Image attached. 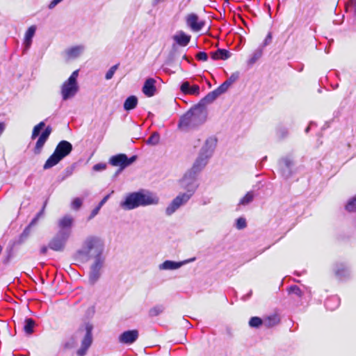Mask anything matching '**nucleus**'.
Segmentation results:
<instances>
[{"label":"nucleus","mask_w":356,"mask_h":356,"mask_svg":"<svg viewBox=\"0 0 356 356\" xmlns=\"http://www.w3.org/2000/svg\"><path fill=\"white\" fill-rule=\"evenodd\" d=\"M91 260L92 261L90 266L88 280L90 284H94L102 275L106 261V257L104 255L95 259H92Z\"/></svg>","instance_id":"0eeeda50"},{"label":"nucleus","mask_w":356,"mask_h":356,"mask_svg":"<svg viewBox=\"0 0 356 356\" xmlns=\"http://www.w3.org/2000/svg\"><path fill=\"white\" fill-rule=\"evenodd\" d=\"M36 28L35 26H30L28 30L26 31L25 33V38H24V53L27 51L29 47H31V42H32V38L35 35Z\"/></svg>","instance_id":"4be33fe9"},{"label":"nucleus","mask_w":356,"mask_h":356,"mask_svg":"<svg viewBox=\"0 0 356 356\" xmlns=\"http://www.w3.org/2000/svg\"><path fill=\"white\" fill-rule=\"evenodd\" d=\"M191 198V194L179 193L165 209V214L172 215L179 208L186 204Z\"/></svg>","instance_id":"9b49d317"},{"label":"nucleus","mask_w":356,"mask_h":356,"mask_svg":"<svg viewBox=\"0 0 356 356\" xmlns=\"http://www.w3.org/2000/svg\"><path fill=\"white\" fill-rule=\"evenodd\" d=\"M200 94V87L197 85L190 86L188 95H198Z\"/></svg>","instance_id":"37998d69"},{"label":"nucleus","mask_w":356,"mask_h":356,"mask_svg":"<svg viewBox=\"0 0 356 356\" xmlns=\"http://www.w3.org/2000/svg\"><path fill=\"white\" fill-rule=\"evenodd\" d=\"M83 45L74 46L66 50V54L70 59H74L79 57L84 51Z\"/></svg>","instance_id":"5701e85b"},{"label":"nucleus","mask_w":356,"mask_h":356,"mask_svg":"<svg viewBox=\"0 0 356 356\" xmlns=\"http://www.w3.org/2000/svg\"><path fill=\"white\" fill-rule=\"evenodd\" d=\"M190 86H190L189 82H188V81L183 82L182 84L181 85L180 90L184 94L188 95V90L190 89Z\"/></svg>","instance_id":"c03bdc74"},{"label":"nucleus","mask_w":356,"mask_h":356,"mask_svg":"<svg viewBox=\"0 0 356 356\" xmlns=\"http://www.w3.org/2000/svg\"><path fill=\"white\" fill-rule=\"evenodd\" d=\"M247 226L246 220L244 218H238L236 220V227L238 229H243Z\"/></svg>","instance_id":"a19ab883"},{"label":"nucleus","mask_w":356,"mask_h":356,"mask_svg":"<svg viewBox=\"0 0 356 356\" xmlns=\"http://www.w3.org/2000/svg\"><path fill=\"white\" fill-rule=\"evenodd\" d=\"M46 205H47V201L44 202L41 211L36 215V216H38V218H40L41 216H43Z\"/></svg>","instance_id":"5fc2aeb1"},{"label":"nucleus","mask_w":356,"mask_h":356,"mask_svg":"<svg viewBox=\"0 0 356 356\" xmlns=\"http://www.w3.org/2000/svg\"><path fill=\"white\" fill-rule=\"evenodd\" d=\"M230 53L226 49H218L214 52H212L211 56L213 60H226L230 57Z\"/></svg>","instance_id":"b1692460"},{"label":"nucleus","mask_w":356,"mask_h":356,"mask_svg":"<svg viewBox=\"0 0 356 356\" xmlns=\"http://www.w3.org/2000/svg\"><path fill=\"white\" fill-rule=\"evenodd\" d=\"M346 209L350 212L356 211V197L347 203Z\"/></svg>","instance_id":"58836bf2"},{"label":"nucleus","mask_w":356,"mask_h":356,"mask_svg":"<svg viewBox=\"0 0 356 356\" xmlns=\"http://www.w3.org/2000/svg\"><path fill=\"white\" fill-rule=\"evenodd\" d=\"M271 41H272V34H271V33H268L264 41L263 47H265V46L269 44L271 42Z\"/></svg>","instance_id":"8fccbe9b"},{"label":"nucleus","mask_w":356,"mask_h":356,"mask_svg":"<svg viewBox=\"0 0 356 356\" xmlns=\"http://www.w3.org/2000/svg\"><path fill=\"white\" fill-rule=\"evenodd\" d=\"M263 54V50L261 48L257 49L252 55L251 58H250L248 63L250 65L254 64L258 59H259Z\"/></svg>","instance_id":"7c9ffc66"},{"label":"nucleus","mask_w":356,"mask_h":356,"mask_svg":"<svg viewBox=\"0 0 356 356\" xmlns=\"http://www.w3.org/2000/svg\"><path fill=\"white\" fill-rule=\"evenodd\" d=\"M85 329L86 334L84 335L83 339L81 341V348L76 352L79 356H84L86 354L88 349L90 348L92 342V325L90 323H87L86 325Z\"/></svg>","instance_id":"ddd939ff"},{"label":"nucleus","mask_w":356,"mask_h":356,"mask_svg":"<svg viewBox=\"0 0 356 356\" xmlns=\"http://www.w3.org/2000/svg\"><path fill=\"white\" fill-rule=\"evenodd\" d=\"M45 127V123L44 122H40L39 124L35 125L33 127L32 135H31V139H35L36 137H38L41 131V130Z\"/></svg>","instance_id":"c756f323"},{"label":"nucleus","mask_w":356,"mask_h":356,"mask_svg":"<svg viewBox=\"0 0 356 356\" xmlns=\"http://www.w3.org/2000/svg\"><path fill=\"white\" fill-rule=\"evenodd\" d=\"M79 70L74 71L67 81H65L61 87V95L63 100H67L73 97L79 90L77 77Z\"/></svg>","instance_id":"423d86ee"},{"label":"nucleus","mask_w":356,"mask_h":356,"mask_svg":"<svg viewBox=\"0 0 356 356\" xmlns=\"http://www.w3.org/2000/svg\"><path fill=\"white\" fill-rule=\"evenodd\" d=\"M119 64H116L113 65L106 73L105 79L106 80H110L113 78L115 71L118 69Z\"/></svg>","instance_id":"e433bc0d"},{"label":"nucleus","mask_w":356,"mask_h":356,"mask_svg":"<svg viewBox=\"0 0 356 356\" xmlns=\"http://www.w3.org/2000/svg\"><path fill=\"white\" fill-rule=\"evenodd\" d=\"M69 238L70 236L67 234L58 232L49 241L48 247L52 250L62 252L64 250Z\"/></svg>","instance_id":"f8f14e48"},{"label":"nucleus","mask_w":356,"mask_h":356,"mask_svg":"<svg viewBox=\"0 0 356 356\" xmlns=\"http://www.w3.org/2000/svg\"><path fill=\"white\" fill-rule=\"evenodd\" d=\"M254 193L252 191H248L240 200L237 205V209H239L241 206H246L250 204L254 198Z\"/></svg>","instance_id":"393cba45"},{"label":"nucleus","mask_w":356,"mask_h":356,"mask_svg":"<svg viewBox=\"0 0 356 356\" xmlns=\"http://www.w3.org/2000/svg\"><path fill=\"white\" fill-rule=\"evenodd\" d=\"M216 145L217 139L216 138H208L201 147L198 156L190 170L198 175L206 167L209 159L213 156Z\"/></svg>","instance_id":"20e7f679"},{"label":"nucleus","mask_w":356,"mask_h":356,"mask_svg":"<svg viewBox=\"0 0 356 356\" xmlns=\"http://www.w3.org/2000/svg\"><path fill=\"white\" fill-rule=\"evenodd\" d=\"M101 208H99V206H97L96 208H95L90 214V218H94L99 211Z\"/></svg>","instance_id":"603ef678"},{"label":"nucleus","mask_w":356,"mask_h":356,"mask_svg":"<svg viewBox=\"0 0 356 356\" xmlns=\"http://www.w3.org/2000/svg\"><path fill=\"white\" fill-rule=\"evenodd\" d=\"M72 145L67 140L60 141L54 153L48 158L43 165L44 170L49 169L57 165L63 159L68 156L72 151Z\"/></svg>","instance_id":"39448f33"},{"label":"nucleus","mask_w":356,"mask_h":356,"mask_svg":"<svg viewBox=\"0 0 356 356\" xmlns=\"http://www.w3.org/2000/svg\"><path fill=\"white\" fill-rule=\"evenodd\" d=\"M277 323H278V318L276 316L268 317L264 321V324L267 327L274 326Z\"/></svg>","instance_id":"c9c22d12"},{"label":"nucleus","mask_w":356,"mask_h":356,"mask_svg":"<svg viewBox=\"0 0 356 356\" xmlns=\"http://www.w3.org/2000/svg\"><path fill=\"white\" fill-rule=\"evenodd\" d=\"M138 335V331L136 330H127L120 335L119 341L122 343L131 344L137 340Z\"/></svg>","instance_id":"a211bd4d"},{"label":"nucleus","mask_w":356,"mask_h":356,"mask_svg":"<svg viewBox=\"0 0 356 356\" xmlns=\"http://www.w3.org/2000/svg\"><path fill=\"white\" fill-rule=\"evenodd\" d=\"M339 305V299L336 297H331L325 301V305L327 309L334 310Z\"/></svg>","instance_id":"cd10ccee"},{"label":"nucleus","mask_w":356,"mask_h":356,"mask_svg":"<svg viewBox=\"0 0 356 356\" xmlns=\"http://www.w3.org/2000/svg\"><path fill=\"white\" fill-rule=\"evenodd\" d=\"M110 197V195H106L99 203L98 206L99 208H102V207L106 202V201L108 200Z\"/></svg>","instance_id":"3c124183"},{"label":"nucleus","mask_w":356,"mask_h":356,"mask_svg":"<svg viewBox=\"0 0 356 356\" xmlns=\"http://www.w3.org/2000/svg\"><path fill=\"white\" fill-rule=\"evenodd\" d=\"M160 136L159 133L154 132L147 140V144L150 145H156L159 143Z\"/></svg>","instance_id":"2f4dec72"},{"label":"nucleus","mask_w":356,"mask_h":356,"mask_svg":"<svg viewBox=\"0 0 356 356\" xmlns=\"http://www.w3.org/2000/svg\"><path fill=\"white\" fill-rule=\"evenodd\" d=\"M104 243L99 236L90 235L85 238L74 258L81 262H88L92 259L104 256Z\"/></svg>","instance_id":"f257e3e1"},{"label":"nucleus","mask_w":356,"mask_h":356,"mask_svg":"<svg viewBox=\"0 0 356 356\" xmlns=\"http://www.w3.org/2000/svg\"><path fill=\"white\" fill-rule=\"evenodd\" d=\"M354 7H355V15H356V0L355 1V3H354Z\"/></svg>","instance_id":"052dcab7"},{"label":"nucleus","mask_w":356,"mask_h":356,"mask_svg":"<svg viewBox=\"0 0 356 356\" xmlns=\"http://www.w3.org/2000/svg\"><path fill=\"white\" fill-rule=\"evenodd\" d=\"M6 125L3 122H0V136L3 132Z\"/></svg>","instance_id":"4d7b16f0"},{"label":"nucleus","mask_w":356,"mask_h":356,"mask_svg":"<svg viewBox=\"0 0 356 356\" xmlns=\"http://www.w3.org/2000/svg\"><path fill=\"white\" fill-rule=\"evenodd\" d=\"M239 77L238 72H234L232 74V75L227 79V81L229 83V84H232L234 83Z\"/></svg>","instance_id":"09e8293b"},{"label":"nucleus","mask_w":356,"mask_h":356,"mask_svg":"<svg viewBox=\"0 0 356 356\" xmlns=\"http://www.w3.org/2000/svg\"><path fill=\"white\" fill-rule=\"evenodd\" d=\"M136 159L137 156L135 155L128 158L127 156L124 154H119L111 157L109 159V163L113 166L120 167V169L116 172V175H118L123 169L133 163L136 160Z\"/></svg>","instance_id":"1a4fd4ad"},{"label":"nucleus","mask_w":356,"mask_h":356,"mask_svg":"<svg viewBox=\"0 0 356 356\" xmlns=\"http://www.w3.org/2000/svg\"><path fill=\"white\" fill-rule=\"evenodd\" d=\"M335 274L338 277L343 278L349 275V271L344 265L341 264L335 269Z\"/></svg>","instance_id":"c85d7f7f"},{"label":"nucleus","mask_w":356,"mask_h":356,"mask_svg":"<svg viewBox=\"0 0 356 356\" xmlns=\"http://www.w3.org/2000/svg\"><path fill=\"white\" fill-rule=\"evenodd\" d=\"M82 203L83 201L81 198H74L71 203V208L74 210H79L81 208Z\"/></svg>","instance_id":"ea45409f"},{"label":"nucleus","mask_w":356,"mask_h":356,"mask_svg":"<svg viewBox=\"0 0 356 356\" xmlns=\"http://www.w3.org/2000/svg\"><path fill=\"white\" fill-rule=\"evenodd\" d=\"M106 168V164L104 163H97L92 167L93 170L97 171V172L102 171V170H105Z\"/></svg>","instance_id":"a18cd8bd"},{"label":"nucleus","mask_w":356,"mask_h":356,"mask_svg":"<svg viewBox=\"0 0 356 356\" xmlns=\"http://www.w3.org/2000/svg\"><path fill=\"white\" fill-rule=\"evenodd\" d=\"M138 104V98L131 95L129 96L124 102V108L126 111H131L136 107Z\"/></svg>","instance_id":"a878e982"},{"label":"nucleus","mask_w":356,"mask_h":356,"mask_svg":"<svg viewBox=\"0 0 356 356\" xmlns=\"http://www.w3.org/2000/svg\"><path fill=\"white\" fill-rule=\"evenodd\" d=\"M49 247H47V246H42L40 249V253L41 254H46L47 252V249H48Z\"/></svg>","instance_id":"13d9d810"},{"label":"nucleus","mask_w":356,"mask_h":356,"mask_svg":"<svg viewBox=\"0 0 356 356\" xmlns=\"http://www.w3.org/2000/svg\"><path fill=\"white\" fill-rule=\"evenodd\" d=\"M164 310V307L163 305H156L149 311V315L152 317L156 316L161 314Z\"/></svg>","instance_id":"473e14b6"},{"label":"nucleus","mask_w":356,"mask_h":356,"mask_svg":"<svg viewBox=\"0 0 356 356\" xmlns=\"http://www.w3.org/2000/svg\"><path fill=\"white\" fill-rule=\"evenodd\" d=\"M156 80L153 78H148L145 80L142 88L144 95L148 97L155 95L156 91Z\"/></svg>","instance_id":"6ab92c4d"},{"label":"nucleus","mask_w":356,"mask_h":356,"mask_svg":"<svg viewBox=\"0 0 356 356\" xmlns=\"http://www.w3.org/2000/svg\"><path fill=\"white\" fill-rule=\"evenodd\" d=\"M220 95L218 94V92L216 89L209 92L204 98H202L197 105H201L204 108L207 104L212 103L214 100H216Z\"/></svg>","instance_id":"412c9836"},{"label":"nucleus","mask_w":356,"mask_h":356,"mask_svg":"<svg viewBox=\"0 0 356 356\" xmlns=\"http://www.w3.org/2000/svg\"><path fill=\"white\" fill-rule=\"evenodd\" d=\"M198 175L188 170L182 179L180 180L181 188L186 190L185 194H191V197L193 195L198 187L197 183V177Z\"/></svg>","instance_id":"6e6552de"},{"label":"nucleus","mask_w":356,"mask_h":356,"mask_svg":"<svg viewBox=\"0 0 356 356\" xmlns=\"http://www.w3.org/2000/svg\"><path fill=\"white\" fill-rule=\"evenodd\" d=\"M186 24L190 29L195 32H198L205 25V22L200 20L198 16L195 13H190L186 17Z\"/></svg>","instance_id":"2eb2a0df"},{"label":"nucleus","mask_w":356,"mask_h":356,"mask_svg":"<svg viewBox=\"0 0 356 356\" xmlns=\"http://www.w3.org/2000/svg\"><path fill=\"white\" fill-rule=\"evenodd\" d=\"M207 112L201 105H195L179 118L178 127L184 131L195 129L206 122Z\"/></svg>","instance_id":"7ed1b4c3"},{"label":"nucleus","mask_w":356,"mask_h":356,"mask_svg":"<svg viewBox=\"0 0 356 356\" xmlns=\"http://www.w3.org/2000/svg\"><path fill=\"white\" fill-rule=\"evenodd\" d=\"M74 218L70 215H65L58 220V231L60 233L67 234L70 236Z\"/></svg>","instance_id":"4468645a"},{"label":"nucleus","mask_w":356,"mask_h":356,"mask_svg":"<svg viewBox=\"0 0 356 356\" xmlns=\"http://www.w3.org/2000/svg\"><path fill=\"white\" fill-rule=\"evenodd\" d=\"M195 258L193 257V258H191V259H187V260H185L183 261H179V262L173 261H170V260H166L164 262H163L162 264H161L159 265V268L160 270H175V269L179 268L184 264H186L189 262H192V261H195Z\"/></svg>","instance_id":"f3484780"},{"label":"nucleus","mask_w":356,"mask_h":356,"mask_svg":"<svg viewBox=\"0 0 356 356\" xmlns=\"http://www.w3.org/2000/svg\"><path fill=\"white\" fill-rule=\"evenodd\" d=\"M35 325V323L34 320H33L32 318H26L24 321L23 330L26 334L30 335L34 331Z\"/></svg>","instance_id":"bb28decb"},{"label":"nucleus","mask_w":356,"mask_h":356,"mask_svg":"<svg viewBox=\"0 0 356 356\" xmlns=\"http://www.w3.org/2000/svg\"><path fill=\"white\" fill-rule=\"evenodd\" d=\"M196 58L201 61H206L208 59V56L204 51H200L197 54Z\"/></svg>","instance_id":"49530a36"},{"label":"nucleus","mask_w":356,"mask_h":356,"mask_svg":"<svg viewBox=\"0 0 356 356\" xmlns=\"http://www.w3.org/2000/svg\"><path fill=\"white\" fill-rule=\"evenodd\" d=\"M159 202V197L148 191L140 190L126 195L124 201L120 203V207L126 211L132 210L139 207L156 205Z\"/></svg>","instance_id":"f03ea898"},{"label":"nucleus","mask_w":356,"mask_h":356,"mask_svg":"<svg viewBox=\"0 0 356 356\" xmlns=\"http://www.w3.org/2000/svg\"><path fill=\"white\" fill-rule=\"evenodd\" d=\"M230 86L231 84H229V83L226 80L219 87H218L216 90L218 92V94L221 95L225 93Z\"/></svg>","instance_id":"4c0bfd02"},{"label":"nucleus","mask_w":356,"mask_h":356,"mask_svg":"<svg viewBox=\"0 0 356 356\" xmlns=\"http://www.w3.org/2000/svg\"><path fill=\"white\" fill-rule=\"evenodd\" d=\"M51 131V127L50 126H47L39 136L33 149V152L35 154H39L41 153L43 146L49 138Z\"/></svg>","instance_id":"dca6fc26"},{"label":"nucleus","mask_w":356,"mask_h":356,"mask_svg":"<svg viewBox=\"0 0 356 356\" xmlns=\"http://www.w3.org/2000/svg\"><path fill=\"white\" fill-rule=\"evenodd\" d=\"M60 1L58 0H53L49 5V8L52 9L54 8L58 3H59Z\"/></svg>","instance_id":"864d4df0"},{"label":"nucleus","mask_w":356,"mask_h":356,"mask_svg":"<svg viewBox=\"0 0 356 356\" xmlns=\"http://www.w3.org/2000/svg\"><path fill=\"white\" fill-rule=\"evenodd\" d=\"M277 135L280 138H284L288 135V131L285 128H280L277 131Z\"/></svg>","instance_id":"de8ad7c7"},{"label":"nucleus","mask_w":356,"mask_h":356,"mask_svg":"<svg viewBox=\"0 0 356 356\" xmlns=\"http://www.w3.org/2000/svg\"><path fill=\"white\" fill-rule=\"evenodd\" d=\"M38 216H35L32 220L31 222H30V224L28 225V227H29L30 228L33 226L34 225H35L38 220Z\"/></svg>","instance_id":"6e6d98bb"},{"label":"nucleus","mask_w":356,"mask_h":356,"mask_svg":"<svg viewBox=\"0 0 356 356\" xmlns=\"http://www.w3.org/2000/svg\"><path fill=\"white\" fill-rule=\"evenodd\" d=\"M278 166L282 176L285 179H289L293 173V159L289 155L282 157L278 161Z\"/></svg>","instance_id":"9d476101"},{"label":"nucleus","mask_w":356,"mask_h":356,"mask_svg":"<svg viewBox=\"0 0 356 356\" xmlns=\"http://www.w3.org/2000/svg\"><path fill=\"white\" fill-rule=\"evenodd\" d=\"M30 233H31V228L27 226L24 229V231L22 232V233L20 234V236L19 237V243H24L26 240V238L29 237V236L30 235Z\"/></svg>","instance_id":"72a5a7b5"},{"label":"nucleus","mask_w":356,"mask_h":356,"mask_svg":"<svg viewBox=\"0 0 356 356\" xmlns=\"http://www.w3.org/2000/svg\"><path fill=\"white\" fill-rule=\"evenodd\" d=\"M288 291L289 293H293L298 297H300L302 296V291L296 285L290 286L288 289Z\"/></svg>","instance_id":"79ce46f5"},{"label":"nucleus","mask_w":356,"mask_h":356,"mask_svg":"<svg viewBox=\"0 0 356 356\" xmlns=\"http://www.w3.org/2000/svg\"><path fill=\"white\" fill-rule=\"evenodd\" d=\"M172 38L177 44L181 47H186L188 45L191 40V36L186 35L184 31H181L177 32Z\"/></svg>","instance_id":"aec40b11"},{"label":"nucleus","mask_w":356,"mask_h":356,"mask_svg":"<svg viewBox=\"0 0 356 356\" xmlns=\"http://www.w3.org/2000/svg\"><path fill=\"white\" fill-rule=\"evenodd\" d=\"M263 321L259 317H252L249 321V325L252 327H258L262 324Z\"/></svg>","instance_id":"f704fd0d"},{"label":"nucleus","mask_w":356,"mask_h":356,"mask_svg":"<svg viewBox=\"0 0 356 356\" xmlns=\"http://www.w3.org/2000/svg\"><path fill=\"white\" fill-rule=\"evenodd\" d=\"M225 1H227V2L229 1V0H225Z\"/></svg>","instance_id":"680f3d73"},{"label":"nucleus","mask_w":356,"mask_h":356,"mask_svg":"<svg viewBox=\"0 0 356 356\" xmlns=\"http://www.w3.org/2000/svg\"><path fill=\"white\" fill-rule=\"evenodd\" d=\"M312 124H313V123H312V122H311V123H310V125L306 128V129H305V132H306V133H308V132H309V129H310V126H311Z\"/></svg>","instance_id":"bf43d9fd"}]
</instances>
